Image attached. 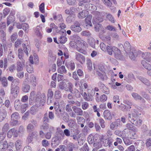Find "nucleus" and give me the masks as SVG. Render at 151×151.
I'll use <instances>...</instances> for the list:
<instances>
[{"label":"nucleus","mask_w":151,"mask_h":151,"mask_svg":"<svg viewBox=\"0 0 151 151\" xmlns=\"http://www.w3.org/2000/svg\"><path fill=\"white\" fill-rule=\"evenodd\" d=\"M136 111H131L128 115V119L129 121L134 125L139 127L142 124V121L138 116Z\"/></svg>","instance_id":"obj_1"},{"label":"nucleus","mask_w":151,"mask_h":151,"mask_svg":"<svg viewBox=\"0 0 151 151\" xmlns=\"http://www.w3.org/2000/svg\"><path fill=\"white\" fill-rule=\"evenodd\" d=\"M111 51L112 53L111 55L114 54V56L115 58L117 59L121 60L122 58V56L121 55L120 50L117 47H112Z\"/></svg>","instance_id":"obj_2"},{"label":"nucleus","mask_w":151,"mask_h":151,"mask_svg":"<svg viewBox=\"0 0 151 151\" xmlns=\"http://www.w3.org/2000/svg\"><path fill=\"white\" fill-rule=\"evenodd\" d=\"M54 118V113L52 111H49L48 113H46L44 116L43 118V121L44 122H49V119L52 120Z\"/></svg>","instance_id":"obj_3"},{"label":"nucleus","mask_w":151,"mask_h":151,"mask_svg":"<svg viewBox=\"0 0 151 151\" xmlns=\"http://www.w3.org/2000/svg\"><path fill=\"white\" fill-rule=\"evenodd\" d=\"M80 23L77 21H75L73 24L70 27L71 29L76 32H79L81 31Z\"/></svg>","instance_id":"obj_4"},{"label":"nucleus","mask_w":151,"mask_h":151,"mask_svg":"<svg viewBox=\"0 0 151 151\" xmlns=\"http://www.w3.org/2000/svg\"><path fill=\"white\" fill-rule=\"evenodd\" d=\"M37 126V121L32 119L30 121V123L29 124L27 127V130L29 132H31L35 129V127Z\"/></svg>","instance_id":"obj_5"},{"label":"nucleus","mask_w":151,"mask_h":151,"mask_svg":"<svg viewBox=\"0 0 151 151\" xmlns=\"http://www.w3.org/2000/svg\"><path fill=\"white\" fill-rule=\"evenodd\" d=\"M75 58L76 61L81 64H83L85 62V58L84 56L78 52L75 53Z\"/></svg>","instance_id":"obj_6"},{"label":"nucleus","mask_w":151,"mask_h":151,"mask_svg":"<svg viewBox=\"0 0 151 151\" xmlns=\"http://www.w3.org/2000/svg\"><path fill=\"white\" fill-rule=\"evenodd\" d=\"M100 47L103 51H107L109 55L111 54V51L112 50H111L112 47L108 45L106 46L104 43H101L100 44Z\"/></svg>","instance_id":"obj_7"},{"label":"nucleus","mask_w":151,"mask_h":151,"mask_svg":"<svg viewBox=\"0 0 151 151\" xmlns=\"http://www.w3.org/2000/svg\"><path fill=\"white\" fill-rule=\"evenodd\" d=\"M100 13L98 12H93L94 14L96 16L93 17V23L94 24V23H100L103 21V19L100 17H99L100 14Z\"/></svg>","instance_id":"obj_8"},{"label":"nucleus","mask_w":151,"mask_h":151,"mask_svg":"<svg viewBox=\"0 0 151 151\" xmlns=\"http://www.w3.org/2000/svg\"><path fill=\"white\" fill-rule=\"evenodd\" d=\"M98 85L103 93L107 94H108L110 93V90L109 88L106 87L102 83L99 82L98 83Z\"/></svg>","instance_id":"obj_9"},{"label":"nucleus","mask_w":151,"mask_h":151,"mask_svg":"<svg viewBox=\"0 0 151 151\" xmlns=\"http://www.w3.org/2000/svg\"><path fill=\"white\" fill-rule=\"evenodd\" d=\"M25 66V61L22 60L21 62L18 61L17 63L16 70L17 72L22 71Z\"/></svg>","instance_id":"obj_10"},{"label":"nucleus","mask_w":151,"mask_h":151,"mask_svg":"<svg viewBox=\"0 0 151 151\" xmlns=\"http://www.w3.org/2000/svg\"><path fill=\"white\" fill-rule=\"evenodd\" d=\"M61 139V137L58 135L52 139V142L51 143L52 146L54 147L58 145Z\"/></svg>","instance_id":"obj_11"},{"label":"nucleus","mask_w":151,"mask_h":151,"mask_svg":"<svg viewBox=\"0 0 151 151\" xmlns=\"http://www.w3.org/2000/svg\"><path fill=\"white\" fill-rule=\"evenodd\" d=\"M76 37L78 39L76 40V42L78 45L80 47H86L87 44L86 42L83 40H81L78 36H77Z\"/></svg>","instance_id":"obj_12"},{"label":"nucleus","mask_w":151,"mask_h":151,"mask_svg":"<svg viewBox=\"0 0 151 151\" xmlns=\"http://www.w3.org/2000/svg\"><path fill=\"white\" fill-rule=\"evenodd\" d=\"M40 96L37 95V98L35 99V101L38 104V102L44 103L45 102V95L44 93H43L41 95L40 97Z\"/></svg>","instance_id":"obj_13"},{"label":"nucleus","mask_w":151,"mask_h":151,"mask_svg":"<svg viewBox=\"0 0 151 151\" xmlns=\"http://www.w3.org/2000/svg\"><path fill=\"white\" fill-rule=\"evenodd\" d=\"M72 108L74 112L77 115L82 116L83 115V111L81 108L77 107L76 106H73Z\"/></svg>","instance_id":"obj_14"},{"label":"nucleus","mask_w":151,"mask_h":151,"mask_svg":"<svg viewBox=\"0 0 151 151\" xmlns=\"http://www.w3.org/2000/svg\"><path fill=\"white\" fill-rule=\"evenodd\" d=\"M42 27L40 26H37L35 29V34L38 37H41L42 35Z\"/></svg>","instance_id":"obj_15"},{"label":"nucleus","mask_w":151,"mask_h":151,"mask_svg":"<svg viewBox=\"0 0 151 151\" xmlns=\"http://www.w3.org/2000/svg\"><path fill=\"white\" fill-rule=\"evenodd\" d=\"M19 87L18 86H12L11 89V93L12 94L14 97L17 96V94L19 92Z\"/></svg>","instance_id":"obj_16"},{"label":"nucleus","mask_w":151,"mask_h":151,"mask_svg":"<svg viewBox=\"0 0 151 151\" xmlns=\"http://www.w3.org/2000/svg\"><path fill=\"white\" fill-rule=\"evenodd\" d=\"M125 78L126 81L128 83H130L135 79L134 76L132 73L128 74Z\"/></svg>","instance_id":"obj_17"},{"label":"nucleus","mask_w":151,"mask_h":151,"mask_svg":"<svg viewBox=\"0 0 151 151\" xmlns=\"http://www.w3.org/2000/svg\"><path fill=\"white\" fill-rule=\"evenodd\" d=\"M104 115L105 119L108 120H110L112 118V115L108 110H105L104 112Z\"/></svg>","instance_id":"obj_18"},{"label":"nucleus","mask_w":151,"mask_h":151,"mask_svg":"<svg viewBox=\"0 0 151 151\" xmlns=\"http://www.w3.org/2000/svg\"><path fill=\"white\" fill-rule=\"evenodd\" d=\"M63 33V35L61 36L59 38V41L61 43H65L67 41V38L66 37V34L65 33V30H64V31L61 32Z\"/></svg>","instance_id":"obj_19"},{"label":"nucleus","mask_w":151,"mask_h":151,"mask_svg":"<svg viewBox=\"0 0 151 151\" xmlns=\"http://www.w3.org/2000/svg\"><path fill=\"white\" fill-rule=\"evenodd\" d=\"M65 65L68 69L71 70H73L75 68V64L72 60L66 63Z\"/></svg>","instance_id":"obj_20"},{"label":"nucleus","mask_w":151,"mask_h":151,"mask_svg":"<svg viewBox=\"0 0 151 151\" xmlns=\"http://www.w3.org/2000/svg\"><path fill=\"white\" fill-rule=\"evenodd\" d=\"M88 11L86 10H83L81 12L79 13L78 15L79 19H82L85 17L88 14Z\"/></svg>","instance_id":"obj_21"},{"label":"nucleus","mask_w":151,"mask_h":151,"mask_svg":"<svg viewBox=\"0 0 151 151\" xmlns=\"http://www.w3.org/2000/svg\"><path fill=\"white\" fill-rule=\"evenodd\" d=\"M54 130V128L52 126L50 127L49 132H47L45 134V137L46 139H50L51 137L52 131Z\"/></svg>","instance_id":"obj_22"},{"label":"nucleus","mask_w":151,"mask_h":151,"mask_svg":"<svg viewBox=\"0 0 151 151\" xmlns=\"http://www.w3.org/2000/svg\"><path fill=\"white\" fill-rule=\"evenodd\" d=\"M120 122L119 120L112 122L110 125V128L112 130H114L116 127H120L121 126Z\"/></svg>","instance_id":"obj_23"},{"label":"nucleus","mask_w":151,"mask_h":151,"mask_svg":"<svg viewBox=\"0 0 151 151\" xmlns=\"http://www.w3.org/2000/svg\"><path fill=\"white\" fill-rule=\"evenodd\" d=\"M84 6L85 9L88 10H95L96 9L95 6L90 3L86 4Z\"/></svg>","instance_id":"obj_24"},{"label":"nucleus","mask_w":151,"mask_h":151,"mask_svg":"<svg viewBox=\"0 0 151 151\" xmlns=\"http://www.w3.org/2000/svg\"><path fill=\"white\" fill-rule=\"evenodd\" d=\"M22 46L24 52L26 53V55H28L29 54V52L30 51V46L28 45H26L23 44H22Z\"/></svg>","instance_id":"obj_25"},{"label":"nucleus","mask_w":151,"mask_h":151,"mask_svg":"<svg viewBox=\"0 0 151 151\" xmlns=\"http://www.w3.org/2000/svg\"><path fill=\"white\" fill-rule=\"evenodd\" d=\"M8 147V143L6 141L0 142V151L5 150Z\"/></svg>","instance_id":"obj_26"},{"label":"nucleus","mask_w":151,"mask_h":151,"mask_svg":"<svg viewBox=\"0 0 151 151\" xmlns=\"http://www.w3.org/2000/svg\"><path fill=\"white\" fill-rule=\"evenodd\" d=\"M137 78L145 85L148 86L150 85V81L146 78L140 76L137 77Z\"/></svg>","instance_id":"obj_27"},{"label":"nucleus","mask_w":151,"mask_h":151,"mask_svg":"<svg viewBox=\"0 0 151 151\" xmlns=\"http://www.w3.org/2000/svg\"><path fill=\"white\" fill-rule=\"evenodd\" d=\"M7 112L6 110L2 109L0 111V121H2L6 117Z\"/></svg>","instance_id":"obj_28"},{"label":"nucleus","mask_w":151,"mask_h":151,"mask_svg":"<svg viewBox=\"0 0 151 151\" xmlns=\"http://www.w3.org/2000/svg\"><path fill=\"white\" fill-rule=\"evenodd\" d=\"M142 57L147 61H150L151 57V54L149 52L143 53L142 55Z\"/></svg>","instance_id":"obj_29"},{"label":"nucleus","mask_w":151,"mask_h":151,"mask_svg":"<svg viewBox=\"0 0 151 151\" xmlns=\"http://www.w3.org/2000/svg\"><path fill=\"white\" fill-rule=\"evenodd\" d=\"M141 63L146 69L148 70H151V65L147 63L145 60L142 61Z\"/></svg>","instance_id":"obj_30"},{"label":"nucleus","mask_w":151,"mask_h":151,"mask_svg":"<svg viewBox=\"0 0 151 151\" xmlns=\"http://www.w3.org/2000/svg\"><path fill=\"white\" fill-rule=\"evenodd\" d=\"M21 104L20 101L18 100L15 101L14 103V107L15 109L17 111L20 110Z\"/></svg>","instance_id":"obj_31"},{"label":"nucleus","mask_w":151,"mask_h":151,"mask_svg":"<svg viewBox=\"0 0 151 151\" xmlns=\"http://www.w3.org/2000/svg\"><path fill=\"white\" fill-rule=\"evenodd\" d=\"M92 16L91 15H89L85 19V22L87 24L86 25H89L90 26H92V24L91 22V20Z\"/></svg>","instance_id":"obj_32"},{"label":"nucleus","mask_w":151,"mask_h":151,"mask_svg":"<svg viewBox=\"0 0 151 151\" xmlns=\"http://www.w3.org/2000/svg\"><path fill=\"white\" fill-rule=\"evenodd\" d=\"M22 145V141L21 140H18L16 141L15 145L17 150H19L21 148Z\"/></svg>","instance_id":"obj_33"},{"label":"nucleus","mask_w":151,"mask_h":151,"mask_svg":"<svg viewBox=\"0 0 151 151\" xmlns=\"http://www.w3.org/2000/svg\"><path fill=\"white\" fill-rule=\"evenodd\" d=\"M15 17L13 16H9L7 18V24L9 26L15 21Z\"/></svg>","instance_id":"obj_34"},{"label":"nucleus","mask_w":151,"mask_h":151,"mask_svg":"<svg viewBox=\"0 0 151 151\" xmlns=\"http://www.w3.org/2000/svg\"><path fill=\"white\" fill-rule=\"evenodd\" d=\"M36 96V95H35V92L34 91H32L30 93L29 96V102L30 103H32L33 101L35 102V99Z\"/></svg>","instance_id":"obj_35"},{"label":"nucleus","mask_w":151,"mask_h":151,"mask_svg":"<svg viewBox=\"0 0 151 151\" xmlns=\"http://www.w3.org/2000/svg\"><path fill=\"white\" fill-rule=\"evenodd\" d=\"M7 59L5 58L4 60V62L3 60H0V67L2 68L3 67L5 69L7 66Z\"/></svg>","instance_id":"obj_36"},{"label":"nucleus","mask_w":151,"mask_h":151,"mask_svg":"<svg viewBox=\"0 0 151 151\" xmlns=\"http://www.w3.org/2000/svg\"><path fill=\"white\" fill-rule=\"evenodd\" d=\"M20 118L19 115L17 112L13 113L11 115V120L17 119Z\"/></svg>","instance_id":"obj_37"},{"label":"nucleus","mask_w":151,"mask_h":151,"mask_svg":"<svg viewBox=\"0 0 151 151\" xmlns=\"http://www.w3.org/2000/svg\"><path fill=\"white\" fill-rule=\"evenodd\" d=\"M3 46L5 52L7 51L8 48L9 49V50L10 51H11L10 48L12 46V44L10 43H6V44L4 43Z\"/></svg>","instance_id":"obj_38"},{"label":"nucleus","mask_w":151,"mask_h":151,"mask_svg":"<svg viewBox=\"0 0 151 151\" xmlns=\"http://www.w3.org/2000/svg\"><path fill=\"white\" fill-rule=\"evenodd\" d=\"M61 134L62 137H64V135H65L66 136L68 137L70 136V131L67 129H65L64 130L63 132V131H62Z\"/></svg>","instance_id":"obj_39"},{"label":"nucleus","mask_w":151,"mask_h":151,"mask_svg":"<svg viewBox=\"0 0 151 151\" xmlns=\"http://www.w3.org/2000/svg\"><path fill=\"white\" fill-rule=\"evenodd\" d=\"M58 73L60 74H63L65 73L66 72V70L65 69V67L64 66H62L59 68L58 69Z\"/></svg>","instance_id":"obj_40"},{"label":"nucleus","mask_w":151,"mask_h":151,"mask_svg":"<svg viewBox=\"0 0 151 151\" xmlns=\"http://www.w3.org/2000/svg\"><path fill=\"white\" fill-rule=\"evenodd\" d=\"M56 59V57L54 55H53L52 53L50 52L49 53L48 59L49 61H53L54 60H55Z\"/></svg>","instance_id":"obj_41"},{"label":"nucleus","mask_w":151,"mask_h":151,"mask_svg":"<svg viewBox=\"0 0 151 151\" xmlns=\"http://www.w3.org/2000/svg\"><path fill=\"white\" fill-rule=\"evenodd\" d=\"M107 96L106 95L103 94L100 96L99 99H96V100L97 102L101 101L104 102L107 100Z\"/></svg>","instance_id":"obj_42"},{"label":"nucleus","mask_w":151,"mask_h":151,"mask_svg":"<svg viewBox=\"0 0 151 151\" xmlns=\"http://www.w3.org/2000/svg\"><path fill=\"white\" fill-rule=\"evenodd\" d=\"M129 57L130 58L133 60H134L136 57H137V54L136 51L134 50V52H130L129 54Z\"/></svg>","instance_id":"obj_43"},{"label":"nucleus","mask_w":151,"mask_h":151,"mask_svg":"<svg viewBox=\"0 0 151 151\" xmlns=\"http://www.w3.org/2000/svg\"><path fill=\"white\" fill-rule=\"evenodd\" d=\"M30 82L31 84L33 86H36L37 83L35 77L34 76H32L30 77Z\"/></svg>","instance_id":"obj_44"},{"label":"nucleus","mask_w":151,"mask_h":151,"mask_svg":"<svg viewBox=\"0 0 151 151\" xmlns=\"http://www.w3.org/2000/svg\"><path fill=\"white\" fill-rule=\"evenodd\" d=\"M96 73L97 75L99 76L100 78H101L102 80H103L105 79H106L107 78V76H106L105 74H102L98 71H96Z\"/></svg>","instance_id":"obj_45"},{"label":"nucleus","mask_w":151,"mask_h":151,"mask_svg":"<svg viewBox=\"0 0 151 151\" xmlns=\"http://www.w3.org/2000/svg\"><path fill=\"white\" fill-rule=\"evenodd\" d=\"M1 83L3 86L6 87L8 85L7 80L6 78L4 77L2 78H1Z\"/></svg>","instance_id":"obj_46"},{"label":"nucleus","mask_w":151,"mask_h":151,"mask_svg":"<svg viewBox=\"0 0 151 151\" xmlns=\"http://www.w3.org/2000/svg\"><path fill=\"white\" fill-rule=\"evenodd\" d=\"M30 86L28 85H24L22 87V91L24 92H28L30 90Z\"/></svg>","instance_id":"obj_47"},{"label":"nucleus","mask_w":151,"mask_h":151,"mask_svg":"<svg viewBox=\"0 0 151 151\" xmlns=\"http://www.w3.org/2000/svg\"><path fill=\"white\" fill-rule=\"evenodd\" d=\"M87 64L88 69L90 70H91L92 69V65L91 61L89 59H87L86 60Z\"/></svg>","instance_id":"obj_48"},{"label":"nucleus","mask_w":151,"mask_h":151,"mask_svg":"<svg viewBox=\"0 0 151 151\" xmlns=\"http://www.w3.org/2000/svg\"><path fill=\"white\" fill-rule=\"evenodd\" d=\"M28 106L27 104H24L21 105L20 110L22 113H23L26 111Z\"/></svg>","instance_id":"obj_49"},{"label":"nucleus","mask_w":151,"mask_h":151,"mask_svg":"<svg viewBox=\"0 0 151 151\" xmlns=\"http://www.w3.org/2000/svg\"><path fill=\"white\" fill-rule=\"evenodd\" d=\"M50 28H51L52 29H55V32H56L58 33L59 32H61V31H59L58 29V27L55 24L53 23H52L50 25Z\"/></svg>","instance_id":"obj_50"},{"label":"nucleus","mask_w":151,"mask_h":151,"mask_svg":"<svg viewBox=\"0 0 151 151\" xmlns=\"http://www.w3.org/2000/svg\"><path fill=\"white\" fill-rule=\"evenodd\" d=\"M29 25L27 23H24L22 24V28L26 32L28 31L29 28Z\"/></svg>","instance_id":"obj_51"},{"label":"nucleus","mask_w":151,"mask_h":151,"mask_svg":"<svg viewBox=\"0 0 151 151\" xmlns=\"http://www.w3.org/2000/svg\"><path fill=\"white\" fill-rule=\"evenodd\" d=\"M132 95L134 99L136 100H139L141 97L140 95L135 93H132Z\"/></svg>","instance_id":"obj_52"},{"label":"nucleus","mask_w":151,"mask_h":151,"mask_svg":"<svg viewBox=\"0 0 151 151\" xmlns=\"http://www.w3.org/2000/svg\"><path fill=\"white\" fill-rule=\"evenodd\" d=\"M20 83V80L18 79H16L13 80L12 83V86H17Z\"/></svg>","instance_id":"obj_53"},{"label":"nucleus","mask_w":151,"mask_h":151,"mask_svg":"<svg viewBox=\"0 0 151 151\" xmlns=\"http://www.w3.org/2000/svg\"><path fill=\"white\" fill-rule=\"evenodd\" d=\"M49 128V125L47 123H45L40 126V129L44 130H46Z\"/></svg>","instance_id":"obj_54"},{"label":"nucleus","mask_w":151,"mask_h":151,"mask_svg":"<svg viewBox=\"0 0 151 151\" xmlns=\"http://www.w3.org/2000/svg\"><path fill=\"white\" fill-rule=\"evenodd\" d=\"M104 4L106 6L110 7V9L112 10L111 8V6L112 4L111 1L110 0H102Z\"/></svg>","instance_id":"obj_55"},{"label":"nucleus","mask_w":151,"mask_h":151,"mask_svg":"<svg viewBox=\"0 0 151 151\" xmlns=\"http://www.w3.org/2000/svg\"><path fill=\"white\" fill-rule=\"evenodd\" d=\"M76 120H77L78 124H81V123H85V120L82 117L78 116L76 117Z\"/></svg>","instance_id":"obj_56"},{"label":"nucleus","mask_w":151,"mask_h":151,"mask_svg":"<svg viewBox=\"0 0 151 151\" xmlns=\"http://www.w3.org/2000/svg\"><path fill=\"white\" fill-rule=\"evenodd\" d=\"M0 32L1 33V40L4 43L5 42L6 40V34L3 30L1 31Z\"/></svg>","instance_id":"obj_57"},{"label":"nucleus","mask_w":151,"mask_h":151,"mask_svg":"<svg viewBox=\"0 0 151 151\" xmlns=\"http://www.w3.org/2000/svg\"><path fill=\"white\" fill-rule=\"evenodd\" d=\"M67 86L68 87L66 91H69L71 93H72V88L73 87V85L70 82H69L68 83Z\"/></svg>","instance_id":"obj_58"},{"label":"nucleus","mask_w":151,"mask_h":151,"mask_svg":"<svg viewBox=\"0 0 151 151\" xmlns=\"http://www.w3.org/2000/svg\"><path fill=\"white\" fill-rule=\"evenodd\" d=\"M124 49L127 50H129L131 48V46L129 42L127 41H126L124 45Z\"/></svg>","instance_id":"obj_59"},{"label":"nucleus","mask_w":151,"mask_h":151,"mask_svg":"<svg viewBox=\"0 0 151 151\" xmlns=\"http://www.w3.org/2000/svg\"><path fill=\"white\" fill-rule=\"evenodd\" d=\"M10 124L12 126H16L19 125L18 121L16 119L11 120Z\"/></svg>","instance_id":"obj_60"},{"label":"nucleus","mask_w":151,"mask_h":151,"mask_svg":"<svg viewBox=\"0 0 151 151\" xmlns=\"http://www.w3.org/2000/svg\"><path fill=\"white\" fill-rule=\"evenodd\" d=\"M54 19L55 20H58L60 22H62L63 20L62 16L60 14L58 15L57 16H54Z\"/></svg>","instance_id":"obj_61"},{"label":"nucleus","mask_w":151,"mask_h":151,"mask_svg":"<svg viewBox=\"0 0 151 151\" xmlns=\"http://www.w3.org/2000/svg\"><path fill=\"white\" fill-rule=\"evenodd\" d=\"M116 141L114 143V145L115 146H117L118 145V144H121L122 143V139L118 137H117L116 139Z\"/></svg>","instance_id":"obj_62"},{"label":"nucleus","mask_w":151,"mask_h":151,"mask_svg":"<svg viewBox=\"0 0 151 151\" xmlns=\"http://www.w3.org/2000/svg\"><path fill=\"white\" fill-rule=\"evenodd\" d=\"M9 128V124L8 123H6L3 126L2 131V132H5Z\"/></svg>","instance_id":"obj_63"},{"label":"nucleus","mask_w":151,"mask_h":151,"mask_svg":"<svg viewBox=\"0 0 151 151\" xmlns=\"http://www.w3.org/2000/svg\"><path fill=\"white\" fill-rule=\"evenodd\" d=\"M119 106L121 109L123 111H125L129 110L128 108L127 107L126 105L121 104V105H119Z\"/></svg>","instance_id":"obj_64"}]
</instances>
